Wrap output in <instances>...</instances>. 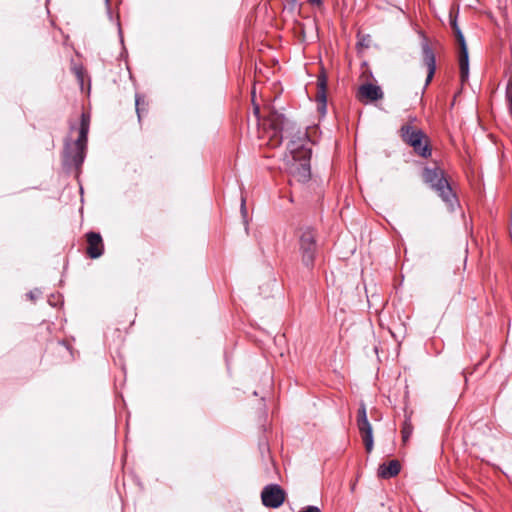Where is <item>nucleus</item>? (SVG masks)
<instances>
[{
	"label": "nucleus",
	"instance_id": "3",
	"mask_svg": "<svg viewBox=\"0 0 512 512\" xmlns=\"http://www.w3.org/2000/svg\"><path fill=\"white\" fill-rule=\"evenodd\" d=\"M424 181L434 189L439 197L450 207L453 208L455 195L444 176V172L439 167L425 168L423 172Z\"/></svg>",
	"mask_w": 512,
	"mask_h": 512
},
{
	"label": "nucleus",
	"instance_id": "1",
	"mask_svg": "<svg viewBox=\"0 0 512 512\" xmlns=\"http://www.w3.org/2000/svg\"><path fill=\"white\" fill-rule=\"evenodd\" d=\"M273 100L267 98H252L253 111L257 119L267 120L268 127H264L260 138L263 143L277 147L284 138H289L288 154L285 155V169L299 182H306L310 178L311 148L307 132L296 127L282 108Z\"/></svg>",
	"mask_w": 512,
	"mask_h": 512
},
{
	"label": "nucleus",
	"instance_id": "5",
	"mask_svg": "<svg viewBox=\"0 0 512 512\" xmlns=\"http://www.w3.org/2000/svg\"><path fill=\"white\" fill-rule=\"evenodd\" d=\"M299 250L303 265L308 269H311L313 267L316 253L315 235L311 229H305L302 231L299 239Z\"/></svg>",
	"mask_w": 512,
	"mask_h": 512
},
{
	"label": "nucleus",
	"instance_id": "16",
	"mask_svg": "<svg viewBox=\"0 0 512 512\" xmlns=\"http://www.w3.org/2000/svg\"><path fill=\"white\" fill-rule=\"evenodd\" d=\"M317 86H318V92H317L316 96H325V94H326L325 78H323V77L319 78L318 82H317Z\"/></svg>",
	"mask_w": 512,
	"mask_h": 512
},
{
	"label": "nucleus",
	"instance_id": "2",
	"mask_svg": "<svg viewBox=\"0 0 512 512\" xmlns=\"http://www.w3.org/2000/svg\"><path fill=\"white\" fill-rule=\"evenodd\" d=\"M90 127V114L83 112L78 138L73 143H66L64 161L78 169L84 161L87 146V136Z\"/></svg>",
	"mask_w": 512,
	"mask_h": 512
},
{
	"label": "nucleus",
	"instance_id": "24",
	"mask_svg": "<svg viewBox=\"0 0 512 512\" xmlns=\"http://www.w3.org/2000/svg\"><path fill=\"white\" fill-rule=\"evenodd\" d=\"M255 94H256V91H255V89H253L252 96H255Z\"/></svg>",
	"mask_w": 512,
	"mask_h": 512
},
{
	"label": "nucleus",
	"instance_id": "21",
	"mask_svg": "<svg viewBox=\"0 0 512 512\" xmlns=\"http://www.w3.org/2000/svg\"><path fill=\"white\" fill-rule=\"evenodd\" d=\"M506 96H512V82L507 87V95Z\"/></svg>",
	"mask_w": 512,
	"mask_h": 512
},
{
	"label": "nucleus",
	"instance_id": "11",
	"mask_svg": "<svg viewBox=\"0 0 512 512\" xmlns=\"http://www.w3.org/2000/svg\"><path fill=\"white\" fill-rule=\"evenodd\" d=\"M400 472V463L392 460L388 464H382L378 469V476L384 479L396 476Z\"/></svg>",
	"mask_w": 512,
	"mask_h": 512
},
{
	"label": "nucleus",
	"instance_id": "20",
	"mask_svg": "<svg viewBox=\"0 0 512 512\" xmlns=\"http://www.w3.org/2000/svg\"><path fill=\"white\" fill-rule=\"evenodd\" d=\"M241 212H242L243 215L246 214V207H245V200H244V198H242Z\"/></svg>",
	"mask_w": 512,
	"mask_h": 512
},
{
	"label": "nucleus",
	"instance_id": "6",
	"mask_svg": "<svg viewBox=\"0 0 512 512\" xmlns=\"http://www.w3.org/2000/svg\"><path fill=\"white\" fill-rule=\"evenodd\" d=\"M357 427L364 442L366 451L370 453L373 450L374 446L373 429L367 418V411L364 403L360 404L358 410Z\"/></svg>",
	"mask_w": 512,
	"mask_h": 512
},
{
	"label": "nucleus",
	"instance_id": "7",
	"mask_svg": "<svg viewBox=\"0 0 512 512\" xmlns=\"http://www.w3.org/2000/svg\"><path fill=\"white\" fill-rule=\"evenodd\" d=\"M451 25L453 27V30H454L456 38H457V42L460 47L459 67H460L461 79H462V81H464L468 77V71H469L468 50H467L464 36H463L462 32L460 31L459 27L457 26L456 21L453 20L451 22Z\"/></svg>",
	"mask_w": 512,
	"mask_h": 512
},
{
	"label": "nucleus",
	"instance_id": "4",
	"mask_svg": "<svg viewBox=\"0 0 512 512\" xmlns=\"http://www.w3.org/2000/svg\"><path fill=\"white\" fill-rule=\"evenodd\" d=\"M402 140L413 147L414 151L423 157H428L431 150L427 145L424 133L411 126L410 124L403 125L400 129Z\"/></svg>",
	"mask_w": 512,
	"mask_h": 512
},
{
	"label": "nucleus",
	"instance_id": "18",
	"mask_svg": "<svg viewBox=\"0 0 512 512\" xmlns=\"http://www.w3.org/2000/svg\"><path fill=\"white\" fill-rule=\"evenodd\" d=\"M300 512H321V511L316 506H308L307 508H305L304 510H302Z\"/></svg>",
	"mask_w": 512,
	"mask_h": 512
},
{
	"label": "nucleus",
	"instance_id": "10",
	"mask_svg": "<svg viewBox=\"0 0 512 512\" xmlns=\"http://www.w3.org/2000/svg\"><path fill=\"white\" fill-rule=\"evenodd\" d=\"M87 254L89 257L96 259L103 254V242L100 234L90 232L87 234Z\"/></svg>",
	"mask_w": 512,
	"mask_h": 512
},
{
	"label": "nucleus",
	"instance_id": "8",
	"mask_svg": "<svg viewBox=\"0 0 512 512\" xmlns=\"http://www.w3.org/2000/svg\"><path fill=\"white\" fill-rule=\"evenodd\" d=\"M262 503L266 507L277 508L285 500V492L279 485L272 484L266 486L261 493Z\"/></svg>",
	"mask_w": 512,
	"mask_h": 512
},
{
	"label": "nucleus",
	"instance_id": "13",
	"mask_svg": "<svg viewBox=\"0 0 512 512\" xmlns=\"http://www.w3.org/2000/svg\"><path fill=\"white\" fill-rule=\"evenodd\" d=\"M73 71H74V73L77 77V80L81 86V92L89 94L90 93V85L88 84L87 89H84L85 72L83 70V67L75 65L73 67Z\"/></svg>",
	"mask_w": 512,
	"mask_h": 512
},
{
	"label": "nucleus",
	"instance_id": "12",
	"mask_svg": "<svg viewBox=\"0 0 512 512\" xmlns=\"http://www.w3.org/2000/svg\"><path fill=\"white\" fill-rule=\"evenodd\" d=\"M382 94L383 92L380 86L376 85L373 82H367L359 87L358 96H382Z\"/></svg>",
	"mask_w": 512,
	"mask_h": 512
},
{
	"label": "nucleus",
	"instance_id": "22",
	"mask_svg": "<svg viewBox=\"0 0 512 512\" xmlns=\"http://www.w3.org/2000/svg\"><path fill=\"white\" fill-rule=\"evenodd\" d=\"M35 293L39 294V293H40V291L36 290L35 292H30V293L28 294L29 298L33 300V299H34V297H35Z\"/></svg>",
	"mask_w": 512,
	"mask_h": 512
},
{
	"label": "nucleus",
	"instance_id": "14",
	"mask_svg": "<svg viewBox=\"0 0 512 512\" xmlns=\"http://www.w3.org/2000/svg\"><path fill=\"white\" fill-rule=\"evenodd\" d=\"M412 432H413V426L411 425L410 422L405 421V423H404V425L402 427V431H401V433H402V440H403L404 443H406L409 440Z\"/></svg>",
	"mask_w": 512,
	"mask_h": 512
},
{
	"label": "nucleus",
	"instance_id": "17",
	"mask_svg": "<svg viewBox=\"0 0 512 512\" xmlns=\"http://www.w3.org/2000/svg\"><path fill=\"white\" fill-rule=\"evenodd\" d=\"M144 99H145V98H136V101H135L136 111H137V114H138L139 119L141 118L140 105L142 104V102L144 101Z\"/></svg>",
	"mask_w": 512,
	"mask_h": 512
},
{
	"label": "nucleus",
	"instance_id": "19",
	"mask_svg": "<svg viewBox=\"0 0 512 512\" xmlns=\"http://www.w3.org/2000/svg\"><path fill=\"white\" fill-rule=\"evenodd\" d=\"M366 99H367V101L365 102L366 104H367V103H373V104L377 105V104H376V101H377L379 98L373 97V98H366Z\"/></svg>",
	"mask_w": 512,
	"mask_h": 512
},
{
	"label": "nucleus",
	"instance_id": "15",
	"mask_svg": "<svg viewBox=\"0 0 512 512\" xmlns=\"http://www.w3.org/2000/svg\"><path fill=\"white\" fill-rule=\"evenodd\" d=\"M317 100V109L321 115L326 114L327 109V98H316Z\"/></svg>",
	"mask_w": 512,
	"mask_h": 512
},
{
	"label": "nucleus",
	"instance_id": "23",
	"mask_svg": "<svg viewBox=\"0 0 512 512\" xmlns=\"http://www.w3.org/2000/svg\"><path fill=\"white\" fill-rule=\"evenodd\" d=\"M311 4L313 5H320L321 4V0H308Z\"/></svg>",
	"mask_w": 512,
	"mask_h": 512
},
{
	"label": "nucleus",
	"instance_id": "9",
	"mask_svg": "<svg viewBox=\"0 0 512 512\" xmlns=\"http://www.w3.org/2000/svg\"><path fill=\"white\" fill-rule=\"evenodd\" d=\"M421 49H422L423 64L426 67L425 86H427L431 82V80L435 74L436 60H435V54L432 51V49L428 43V40L425 37H423V39H422Z\"/></svg>",
	"mask_w": 512,
	"mask_h": 512
}]
</instances>
